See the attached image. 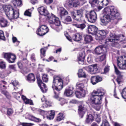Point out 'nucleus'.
<instances>
[{
	"instance_id": "obj_10",
	"label": "nucleus",
	"mask_w": 126,
	"mask_h": 126,
	"mask_svg": "<svg viewBox=\"0 0 126 126\" xmlns=\"http://www.w3.org/2000/svg\"><path fill=\"white\" fill-rule=\"evenodd\" d=\"M85 68L87 71L92 74H95L98 72L96 64L92 65L86 67Z\"/></svg>"
},
{
	"instance_id": "obj_40",
	"label": "nucleus",
	"mask_w": 126,
	"mask_h": 126,
	"mask_svg": "<svg viewBox=\"0 0 126 126\" xmlns=\"http://www.w3.org/2000/svg\"><path fill=\"white\" fill-rule=\"evenodd\" d=\"M60 15L62 16L68 14V12L65 9L63 8L61 9L60 12Z\"/></svg>"
},
{
	"instance_id": "obj_21",
	"label": "nucleus",
	"mask_w": 126,
	"mask_h": 126,
	"mask_svg": "<svg viewBox=\"0 0 126 126\" xmlns=\"http://www.w3.org/2000/svg\"><path fill=\"white\" fill-rule=\"evenodd\" d=\"M75 93L77 97L81 98L84 96L86 94V92L85 90L82 91L80 90L79 91H76Z\"/></svg>"
},
{
	"instance_id": "obj_12",
	"label": "nucleus",
	"mask_w": 126,
	"mask_h": 126,
	"mask_svg": "<svg viewBox=\"0 0 126 126\" xmlns=\"http://www.w3.org/2000/svg\"><path fill=\"white\" fill-rule=\"evenodd\" d=\"M107 51L106 48L102 46H99L96 47L94 50V53L100 55L104 53H106Z\"/></svg>"
},
{
	"instance_id": "obj_54",
	"label": "nucleus",
	"mask_w": 126,
	"mask_h": 126,
	"mask_svg": "<svg viewBox=\"0 0 126 126\" xmlns=\"http://www.w3.org/2000/svg\"><path fill=\"white\" fill-rule=\"evenodd\" d=\"M5 37L4 36V34L3 31L1 30H0V39L2 40H4Z\"/></svg>"
},
{
	"instance_id": "obj_29",
	"label": "nucleus",
	"mask_w": 126,
	"mask_h": 126,
	"mask_svg": "<svg viewBox=\"0 0 126 126\" xmlns=\"http://www.w3.org/2000/svg\"><path fill=\"white\" fill-rule=\"evenodd\" d=\"M92 40V37L90 35H87L84 37V41L85 43H89Z\"/></svg>"
},
{
	"instance_id": "obj_18",
	"label": "nucleus",
	"mask_w": 126,
	"mask_h": 126,
	"mask_svg": "<svg viewBox=\"0 0 126 126\" xmlns=\"http://www.w3.org/2000/svg\"><path fill=\"white\" fill-rule=\"evenodd\" d=\"M85 57V53L84 52H80L79 56L78 57V63L79 64H83Z\"/></svg>"
},
{
	"instance_id": "obj_46",
	"label": "nucleus",
	"mask_w": 126,
	"mask_h": 126,
	"mask_svg": "<svg viewBox=\"0 0 126 126\" xmlns=\"http://www.w3.org/2000/svg\"><path fill=\"white\" fill-rule=\"evenodd\" d=\"M32 10L31 9H28L26 10L24 13V15L29 16H31Z\"/></svg>"
},
{
	"instance_id": "obj_49",
	"label": "nucleus",
	"mask_w": 126,
	"mask_h": 126,
	"mask_svg": "<svg viewBox=\"0 0 126 126\" xmlns=\"http://www.w3.org/2000/svg\"><path fill=\"white\" fill-rule=\"evenodd\" d=\"M42 79L43 81L45 82H47L48 80V78L47 77V76L45 74H43L42 76Z\"/></svg>"
},
{
	"instance_id": "obj_44",
	"label": "nucleus",
	"mask_w": 126,
	"mask_h": 126,
	"mask_svg": "<svg viewBox=\"0 0 126 126\" xmlns=\"http://www.w3.org/2000/svg\"><path fill=\"white\" fill-rule=\"evenodd\" d=\"M46 47L42 48L40 50L41 56V58L45 56V53L46 51Z\"/></svg>"
},
{
	"instance_id": "obj_23",
	"label": "nucleus",
	"mask_w": 126,
	"mask_h": 126,
	"mask_svg": "<svg viewBox=\"0 0 126 126\" xmlns=\"http://www.w3.org/2000/svg\"><path fill=\"white\" fill-rule=\"evenodd\" d=\"M114 67L115 69V71L116 74L118 75H119V76L118 77L117 79V82L118 83V84H120V82L121 81V78H120V77H122V76H121V73L118 70V69L117 68V67L116 66L114 65Z\"/></svg>"
},
{
	"instance_id": "obj_38",
	"label": "nucleus",
	"mask_w": 126,
	"mask_h": 126,
	"mask_svg": "<svg viewBox=\"0 0 126 126\" xmlns=\"http://www.w3.org/2000/svg\"><path fill=\"white\" fill-rule=\"evenodd\" d=\"M11 83L14 87V90H16L18 88L17 86L18 85V81L15 80H12V81Z\"/></svg>"
},
{
	"instance_id": "obj_59",
	"label": "nucleus",
	"mask_w": 126,
	"mask_h": 126,
	"mask_svg": "<svg viewBox=\"0 0 126 126\" xmlns=\"http://www.w3.org/2000/svg\"><path fill=\"white\" fill-rule=\"evenodd\" d=\"M104 70V74H106L109 71V66H106Z\"/></svg>"
},
{
	"instance_id": "obj_60",
	"label": "nucleus",
	"mask_w": 126,
	"mask_h": 126,
	"mask_svg": "<svg viewBox=\"0 0 126 126\" xmlns=\"http://www.w3.org/2000/svg\"><path fill=\"white\" fill-rule=\"evenodd\" d=\"M47 103H44L43 104V107L44 108H47L48 107H50L51 106L50 105H48L47 104Z\"/></svg>"
},
{
	"instance_id": "obj_39",
	"label": "nucleus",
	"mask_w": 126,
	"mask_h": 126,
	"mask_svg": "<svg viewBox=\"0 0 126 126\" xmlns=\"http://www.w3.org/2000/svg\"><path fill=\"white\" fill-rule=\"evenodd\" d=\"M42 31V30H41V28L40 27H39L37 30L36 33L37 35L40 36H43L45 35V34L44 32H43Z\"/></svg>"
},
{
	"instance_id": "obj_13",
	"label": "nucleus",
	"mask_w": 126,
	"mask_h": 126,
	"mask_svg": "<svg viewBox=\"0 0 126 126\" xmlns=\"http://www.w3.org/2000/svg\"><path fill=\"white\" fill-rule=\"evenodd\" d=\"M76 0H67L65 4V6L68 8L77 7L80 4L79 3L77 2Z\"/></svg>"
},
{
	"instance_id": "obj_50",
	"label": "nucleus",
	"mask_w": 126,
	"mask_h": 126,
	"mask_svg": "<svg viewBox=\"0 0 126 126\" xmlns=\"http://www.w3.org/2000/svg\"><path fill=\"white\" fill-rule=\"evenodd\" d=\"M2 94H4L7 98L8 99H10L11 98V96L7 92L2 91Z\"/></svg>"
},
{
	"instance_id": "obj_30",
	"label": "nucleus",
	"mask_w": 126,
	"mask_h": 126,
	"mask_svg": "<svg viewBox=\"0 0 126 126\" xmlns=\"http://www.w3.org/2000/svg\"><path fill=\"white\" fill-rule=\"evenodd\" d=\"M101 103H92L94 108L96 110H99L101 107Z\"/></svg>"
},
{
	"instance_id": "obj_58",
	"label": "nucleus",
	"mask_w": 126,
	"mask_h": 126,
	"mask_svg": "<svg viewBox=\"0 0 126 126\" xmlns=\"http://www.w3.org/2000/svg\"><path fill=\"white\" fill-rule=\"evenodd\" d=\"M97 117L95 119V121L98 123L99 124L101 121V118L99 116H98L97 114H96Z\"/></svg>"
},
{
	"instance_id": "obj_4",
	"label": "nucleus",
	"mask_w": 126,
	"mask_h": 126,
	"mask_svg": "<svg viewBox=\"0 0 126 126\" xmlns=\"http://www.w3.org/2000/svg\"><path fill=\"white\" fill-rule=\"evenodd\" d=\"M110 38L106 40L107 42H112L111 43L113 46H115L118 45V43L120 42L122 46L124 47H126V41L125 38L123 35L119 36L111 33L110 34Z\"/></svg>"
},
{
	"instance_id": "obj_37",
	"label": "nucleus",
	"mask_w": 126,
	"mask_h": 126,
	"mask_svg": "<svg viewBox=\"0 0 126 126\" xmlns=\"http://www.w3.org/2000/svg\"><path fill=\"white\" fill-rule=\"evenodd\" d=\"M13 3L15 6H20L22 3L21 0H13Z\"/></svg>"
},
{
	"instance_id": "obj_47",
	"label": "nucleus",
	"mask_w": 126,
	"mask_h": 126,
	"mask_svg": "<svg viewBox=\"0 0 126 126\" xmlns=\"http://www.w3.org/2000/svg\"><path fill=\"white\" fill-rule=\"evenodd\" d=\"M100 126H110V125L108 121L105 119L103 121Z\"/></svg>"
},
{
	"instance_id": "obj_1",
	"label": "nucleus",
	"mask_w": 126,
	"mask_h": 126,
	"mask_svg": "<svg viewBox=\"0 0 126 126\" xmlns=\"http://www.w3.org/2000/svg\"><path fill=\"white\" fill-rule=\"evenodd\" d=\"M103 13L104 15L100 19L103 25H106L110 21L116 24L120 19V14L114 6L105 8L103 11Z\"/></svg>"
},
{
	"instance_id": "obj_64",
	"label": "nucleus",
	"mask_w": 126,
	"mask_h": 126,
	"mask_svg": "<svg viewBox=\"0 0 126 126\" xmlns=\"http://www.w3.org/2000/svg\"><path fill=\"white\" fill-rule=\"evenodd\" d=\"M17 65L21 69L22 68L23 65L22 64L21 62H19L17 63Z\"/></svg>"
},
{
	"instance_id": "obj_19",
	"label": "nucleus",
	"mask_w": 126,
	"mask_h": 126,
	"mask_svg": "<svg viewBox=\"0 0 126 126\" xmlns=\"http://www.w3.org/2000/svg\"><path fill=\"white\" fill-rule=\"evenodd\" d=\"M73 89L72 87L66 89L64 92V95L68 97L72 96L73 94Z\"/></svg>"
},
{
	"instance_id": "obj_5",
	"label": "nucleus",
	"mask_w": 126,
	"mask_h": 126,
	"mask_svg": "<svg viewBox=\"0 0 126 126\" xmlns=\"http://www.w3.org/2000/svg\"><path fill=\"white\" fill-rule=\"evenodd\" d=\"M47 17L49 24L52 28L58 32L62 29V26L61 25V22L58 17L53 14H52L51 16Z\"/></svg>"
},
{
	"instance_id": "obj_55",
	"label": "nucleus",
	"mask_w": 126,
	"mask_h": 126,
	"mask_svg": "<svg viewBox=\"0 0 126 126\" xmlns=\"http://www.w3.org/2000/svg\"><path fill=\"white\" fill-rule=\"evenodd\" d=\"M82 17L81 16L76 14L74 19L77 21H80L81 20V18Z\"/></svg>"
},
{
	"instance_id": "obj_9",
	"label": "nucleus",
	"mask_w": 126,
	"mask_h": 126,
	"mask_svg": "<svg viewBox=\"0 0 126 126\" xmlns=\"http://www.w3.org/2000/svg\"><path fill=\"white\" fill-rule=\"evenodd\" d=\"M110 1V0H93L92 3L94 4H98V9L100 10L104 6H106Z\"/></svg>"
},
{
	"instance_id": "obj_20",
	"label": "nucleus",
	"mask_w": 126,
	"mask_h": 126,
	"mask_svg": "<svg viewBox=\"0 0 126 126\" xmlns=\"http://www.w3.org/2000/svg\"><path fill=\"white\" fill-rule=\"evenodd\" d=\"M0 25L1 27H7L8 25L7 20L3 18H0Z\"/></svg>"
},
{
	"instance_id": "obj_42",
	"label": "nucleus",
	"mask_w": 126,
	"mask_h": 126,
	"mask_svg": "<svg viewBox=\"0 0 126 126\" xmlns=\"http://www.w3.org/2000/svg\"><path fill=\"white\" fill-rule=\"evenodd\" d=\"M90 80L91 82L93 85H95L97 83L95 76H92Z\"/></svg>"
},
{
	"instance_id": "obj_26",
	"label": "nucleus",
	"mask_w": 126,
	"mask_h": 126,
	"mask_svg": "<svg viewBox=\"0 0 126 126\" xmlns=\"http://www.w3.org/2000/svg\"><path fill=\"white\" fill-rule=\"evenodd\" d=\"M27 80L30 82H34L35 78L34 75L32 73L29 74L27 76Z\"/></svg>"
},
{
	"instance_id": "obj_7",
	"label": "nucleus",
	"mask_w": 126,
	"mask_h": 126,
	"mask_svg": "<svg viewBox=\"0 0 126 126\" xmlns=\"http://www.w3.org/2000/svg\"><path fill=\"white\" fill-rule=\"evenodd\" d=\"M85 17L89 21L92 23L95 22L97 19L96 14L94 10L87 12L85 14Z\"/></svg>"
},
{
	"instance_id": "obj_62",
	"label": "nucleus",
	"mask_w": 126,
	"mask_h": 126,
	"mask_svg": "<svg viewBox=\"0 0 126 126\" xmlns=\"http://www.w3.org/2000/svg\"><path fill=\"white\" fill-rule=\"evenodd\" d=\"M9 68L10 69H12L15 71H16V68L14 65H10L9 66Z\"/></svg>"
},
{
	"instance_id": "obj_45",
	"label": "nucleus",
	"mask_w": 126,
	"mask_h": 126,
	"mask_svg": "<svg viewBox=\"0 0 126 126\" xmlns=\"http://www.w3.org/2000/svg\"><path fill=\"white\" fill-rule=\"evenodd\" d=\"M106 53H104L103 55H101L99 57V60L100 62H102L104 61L106 59Z\"/></svg>"
},
{
	"instance_id": "obj_17",
	"label": "nucleus",
	"mask_w": 126,
	"mask_h": 126,
	"mask_svg": "<svg viewBox=\"0 0 126 126\" xmlns=\"http://www.w3.org/2000/svg\"><path fill=\"white\" fill-rule=\"evenodd\" d=\"M38 10L40 14L44 16L47 15V17L50 16H51L52 14H51V15L50 16L48 15L49 14L48 12L47 9L46 7L44 6H42L38 8ZM47 19L48 20V18H47Z\"/></svg>"
},
{
	"instance_id": "obj_32",
	"label": "nucleus",
	"mask_w": 126,
	"mask_h": 126,
	"mask_svg": "<svg viewBox=\"0 0 126 126\" xmlns=\"http://www.w3.org/2000/svg\"><path fill=\"white\" fill-rule=\"evenodd\" d=\"M40 27L41 28V30L43 31L42 32L45 33V34L48 32L49 29L48 28L46 25H42Z\"/></svg>"
},
{
	"instance_id": "obj_31",
	"label": "nucleus",
	"mask_w": 126,
	"mask_h": 126,
	"mask_svg": "<svg viewBox=\"0 0 126 126\" xmlns=\"http://www.w3.org/2000/svg\"><path fill=\"white\" fill-rule=\"evenodd\" d=\"M30 119L32 121L36 122H39L41 121V120L39 118L35 117L33 115H31L29 116Z\"/></svg>"
},
{
	"instance_id": "obj_33",
	"label": "nucleus",
	"mask_w": 126,
	"mask_h": 126,
	"mask_svg": "<svg viewBox=\"0 0 126 126\" xmlns=\"http://www.w3.org/2000/svg\"><path fill=\"white\" fill-rule=\"evenodd\" d=\"M73 26L76 27L77 28H79L81 29H84L86 27L85 24L82 23L81 24H78L76 23H74L73 24Z\"/></svg>"
},
{
	"instance_id": "obj_53",
	"label": "nucleus",
	"mask_w": 126,
	"mask_h": 126,
	"mask_svg": "<svg viewBox=\"0 0 126 126\" xmlns=\"http://www.w3.org/2000/svg\"><path fill=\"white\" fill-rule=\"evenodd\" d=\"M6 66V63L2 61L0 63V67L2 69H4Z\"/></svg>"
},
{
	"instance_id": "obj_51",
	"label": "nucleus",
	"mask_w": 126,
	"mask_h": 126,
	"mask_svg": "<svg viewBox=\"0 0 126 126\" xmlns=\"http://www.w3.org/2000/svg\"><path fill=\"white\" fill-rule=\"evenodd\" d=\"M83 11L81 9L77 10L76 11V14L81 17L82 16Z\"/></svg>"
},
{
	"instance_id": "obj_36",
	"label": "nucleus",
	"mask_w": 126,
	"mask_h": 126,
	"mask_svg": "<svg viewBox=\"0 0 126 126\" xmlns=\"http://www.w3.org/2000/svg\"><path fill=\"white\" fill-rule=\"evenodd\" d=\"M77 88L79 89L80 90L82 91L83 90H85L84 89V85L83 84L81 83H77L76 84Z\"/></svg>"
},
{
	"instance_id": "obj_16",
	"label": "nucleus",
	"mask_w": 126,
	"mask_h": 126,
	"mask_svg": "<svg viewBox=\"0 0 126 126\" xmlns=\"http://www.w3.org/2000/svg\"><path fill=\"white\" fill-rule=\"evenodd\" d=\"M97 30L98 28L94 25H90L88 27L89 32L93 35H94L95 38L96 37L97 32L98 31Z\"/></svg>"
},
{
	"instance_id": "obj_61",
	"label": "nucleus",
	"mask_w": 126,
	"mask_h": 126,
	"mask_svg": "<svg viewBox=\"0 0 126 126\" xmlns=\"http://www.w3.org/2000/svg\"><path fill=\"white\" fill-rule=\"evenodd\" d=\"M13 94L16 97V98L18 99V98L20 97V95L19 94H17L16 93L14 92Z\"/></svg>"
},
{
	"instance_id": "obj_52",
	"label": "nucleus",
	"mask_w": 126,
	"mask_h": 126,
	"mask_svg": "<svg viewBox=\"0 0 126 126\" xmlns=\"http://www.w3.org/2000/svg\"><path fill=\"white\" fill-rule=\"evenodd\" d=\"M20 124L22 126H32L34 125L33 124L25 123H21Z\"/></svg>"
},
{
	"instance_id": "obj_35",
	"label": "nucleus",
	"mask_w": 126,
	"mask_h": 126,
	"mask_svg": "<svg viewBox=\"0 0 126 126\" xmlns=\"http://www.w3.org/2000/svg\"><path fill=\"white\" fill-rule=\"evenodd\" d=\"M16 58V56L12 54L11 56L8 60V62L9 63H12L14 62Z\"/></svg>"
},
{
	"instance_id": "obj_6",
	"label": "nucleus",
	"mask_w": 126,
	"mask_h": 126,
	"mask_svg": "<svg viewBox=\"0 0 126 126\" xmlns=\"http://www.w3.org/2000/svg\"><path fill=\"white\" fill-rule=\"evenodd\" d=\"M53 79L52 87L54 90V92L55 94L54 97L55 98H57L58 96L56 94L57 93L54 90L57 91H60L63 88V81L61 78L58 76L54 77Z\"/></svg>"
},
{
	"instance_id": "obj_57",
	"label": "nucleus",
	"mask_w": 126,
	"mask_h": 126,
	"mask_svg": "<svg viewBox=\"0 0 126 126\" xmlns=\"http://www.w3.org/2000/svg\"><path fill=\"white\" fill-rule=\"evenodd\" d=\"M72 19L71 17L69 16H67L65 19V22H70L72 21Z\"/></svg>"
},
{
	"instance_id": "obj_15",
	"label": "nucleus",
	"mask_w": 126,
	"mask_h": 126,
	"mask_svg": "<svg viewBox=\"0 0 126 126\" xmlns=\"http://www.w3.org/2000/svg\"><path fill=\"white\" fill-rule=\"evenodd\" d=\"M38 83L41 91L43 93L46 92L47 90V88L45 84L42 82L38 77H37Z\"/></svg>"
},
{
	"instance_id": "obj_41",
	"label": "nucleus",
	"mask_w": 126,
	"mask_h": 126,
	"mask_svg": "<svg viewBox=\"0 0 126 126\" xmlns=\"http://www.w3.org/2000/svg\"><path fill=\"white\" fill-rule=\"evenodd\" d=\"M3 54L4 57L8 61V60L9 59L11 55L12 54L11 53H3Z\"/></svg>"
},
{
	"instance_id": "obj_28",
	"label": "nucleus",
	"mask_w": 126,
	"mask_h": 126,
	"mask_svg": "<svg viewBox=\"0 0 126 126\" xmlns=\"http://www.w3.org/2000/svg\"><path fill=\"white\" fill-rule=\"evenodd\" d=\"M78 74V77L79 78L86 77V75L85 73L82 69H80L79 70Z\"/></svg>"
},
{
	"instance_id": "obj_34",
	"label": "nucleus",
	"mask_w": 126,
	"mask_h": 126,
	"mask_svg": "<svg viewBox=\"0 0 126 126\" xmlns=\"http://www.w3.org/2000/svg\"><path fill=\"white\" fill-rule=\"evenodd\" d=\"M6 115L8 117L12 116L14 113V111L13 109L11 108H6Z\"/></svg>"
},
{
	"instance_id": "obj_11",
	"label": "nucleus",
	"mask_w": 126,
	"mask_h": 126,
	"mask_svg": "<svg viewBox=\"0 0 126 126\" xmlns=\"http://www.w3.org/2000/svg\"><path fill=\"white\" fill-rule=\"evenodd\" d=\"M108 31L106 30H100L97 32L96 39L97 40H101L105 37L106 35L108 33Z\"/></svg>"
},
{
	"instance_id": "obj_63",
	"label": "nucleus",
	"mask_w": 126,
	"mask_h": 126,
	"mask_svg": "<svg viewBox=\"0 0 126 126\" xmlns=\"http://www.w3.org/2000/svg\"><path fill=\"white\" fill-rule=\"evenodd\" d=\"M44 2L47 4L51 3L53 2V0H44Z\"/></svg>"
},
{
	"instance_id": "obj_25",
	"label": "nucleus",
	"mask_w": 126,
	"mask_h": 126,
	"mask_svg": "<svg viewBox=\"0 0 126 126\" xmlns=\"http://www.w3.org/2000/svg\"><path fill=\"white\" fill-rule=\"evenodd\" d=\"M94 120V117L91 114L87 115L86 118L85 122L86 124H88L90 122H93Z\"/></svg>"
},
{
	"instance_id": "obj_22",
	"label": "nucleus",
	"mask_w": 126,
	"mask_h": 126,
	"mask_svg": "<svg viewBox=\"0 0 126 126\" xmlns=\"http://www.w3.org/2000/svg\"><path fill=\"white\" fill-rule=\"evenodd\" d=\"M65 118L64 115L62 113L60 112L57 115L55 118L56 121L59 122L64 119Z\"/></svg>"
},
{
	"instance_id": "obj_2",
	"label": "nucleus",
	"mask_w": 126,
	"mask_h": 126,
	"mask_svg": "<svg viewBox=\"0 0 126 126\" xmlns=\"http://www.w3.org/2000/svg\"><path fill=\"white\" fill-rule=\"evenodd\" d=\"M3 9L6 16L11 20L16 19L19 16V10L14 8L10 5H4L0 4V11Z\"/></svg>"
},
{
	"instance_id": "obj_3",
	"label": "nucleus",
	"mask_w": 126,
	"mask_h": 126,
	"mask_svg": "<svg viewBox=\"0 0 126 126\" xmlns=\"http://www.w3.org/2000/svg\"><path fill=\"white\" fill-rule=\"evenodd\" d=\"M106 93V91L100 88L96 90H94L92 93L91 96L88 99L89 102H100L102 101L104 95Z\"/></svg>"
},
{
	"instance_id": "obj_27",
	"label": "nucleus",
	"mask_w": 126,
	"mask_h": 126,
	"mask_svg": "<svg viewBox=\"0 0 126 126\" xmlns=\"http://www.w3.org/2000/svg\"><path fill=\"white\" fill-rule=\"evenodd\" d=\"M49 112V115L47 116V118L49 120L52 119L54 118L55 116V112L54 110H51Z\"/></svg>"
},
{
	"instance_id": "obj_8",
	"label": "nucleus",
	"mask_w": 126,
	"mask_h": 126,
	"mask_svg": "<svg viewBox=\"0 0 126 126\" xmlns=\"http://www.w3.org/2000/svg\"><path fill=\"white\" fill-rule=\"evenodd\" d=\"M117 63L118 67L120 69L126 68V57L125 56H120L117 59Z\"/></svg>"
},
{
	"instance_id": "obj_24",
	"label": "nucleus",
	"mask_w": 126,
	"mask_h": 126,
	"mask_svg": "<svg viewBox=\"0 0 126 126\" xmlns=\"http://www.w3.org/2000/svg\"><path fill=\"white\" fill-rule=\"evenodd\" d=\"M73 40L76 41H79L82 38V34L81 33H76L73 37Z\"/></svg>"
},
{
	"instance_id": "obj_56",
	"label": "nucleus",
	"mask_w": 126,
	"mask_h": 126,
	"mask_svg": "<svg viewBox=\"0 0 126 126\" xmlns=\"http://www.w3.org/2000/svg\"><path fill=\"white\" fill-rule=\"evenodd\" d=\"M95 77L96 79L97 83L102 81V79L101 77L99 76H95Z\"/></svg>"
},
{
	"instance_id": "obj_48",
	"label": "nucleus",
	"mask_w": 126,
	"mask_h": 126,
	"mask_svg": "<svg viewBox=\"0 0 126 126\" xmlns=\"http://www.w3.org/2000/svg\"><path fill=\"white\" fill-rule=\"evenodd\" d=\"M121 95L122 97L124 99H126V87L124 88L122 91Z\"/></svg>"
},
{
	"instance_id": "obj_14",
	"label": "nucleus",
	"mask_w": 126,
	"mask_h": 126,
	"mask_svg": "<svg viewBox=\"0 0 126 126\" xmlns=\"http://www.w3.org/2000/svg\"><path fill=\"white\" fill-rule=\"evenodd\" d=\"M86 110V109L84 105L82 104L78 106V113L80 118H82L83 117Z\"/></svg>"
},
{
	"instance_id": "obj_43",
	"label": "nucleus",
	"mask_w": 126,
	"mask_h": 126,
	"mask_svg": "<svg viewBox=\"0 0 126 126\" xmlns=\"http://www.w3.org/2000/svg\"><path fill=\"white\" fill-rule=\"evenodd\" d=\"M21 98L24 102H32V100L27 98L24 95H22Z\"/></svg>"
}]
</instances>
